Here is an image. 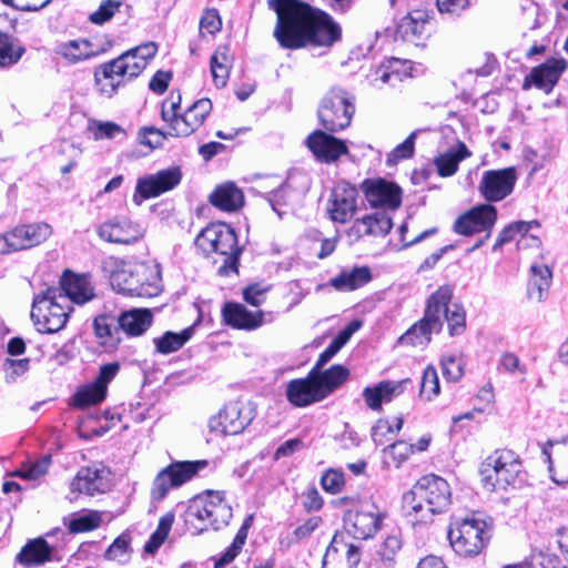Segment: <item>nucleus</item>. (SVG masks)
Instances as JSON below:
<instances>
[{"instance_id":"3","label":"nucleus","mask_w":568,"mask_h":568,"mask_svg":"<svg viewBox=\"0 0 568 568\" xmlns=\"http://www.w3.org/2000/svg\"><path fill=\"white\" fill-rule=\"evenodd\" d=\"M102 270L109 276L112 288L123 295L153 297L162 291L159 264L130 263L108 256L102 261Z\"/></svg>"},{"instance_id":"24","label":"nucleus","mask_w":568,"mask_h":568,"mask_svg":"<svg viewBox=\"0 0 568 568\" xmlns=\"http://www.w3.org/2000/svg\"><path fill=\"white\" fill-rule=\"evenodd\" d=\"M567 68V61L564 58H550L544 63L531 69L523 82V90H529L531 87H536L542 90L546 94H549L561 74Z\"/></svg>"},{"instance_id":"64","label":"nucleus","mask_w":568,"mask_h":568,"mask_svg":"<svg viewBox=\"0 0 568 568\" xmlns=\"http://www.w3.org/2000/svg\"><path fill=\"white\" fill-rule=\"evenodd\" d=\"M322 524L320 516H313L301 523L293 531L294 541L298 542L308 538Z\"/></svg>"},{"instance_id":"11","label":"nucleus","mask_w":568,"mask_h":568,"mask_svg":"<svg viewBox=\"0 0 568 568\" xmlns=\"http://www.w3.org/2000/svg\"><path fill=\"white\" fill-rule=\"evenodd\" d=\"M354 113V97L341 88L329 90L317 110L321 125L331 133L348 128Z\"/></svg>"},{"instance_id":"8","label":"nucleus","mask_w":568,"mask_h":568,"mask_svg":"<svg viewBox=\"0 0 568 568\" xmlns=\"http://www.w3.org/2000/svg\"><path fill=\"white\" fill-rule=\"evenodd\" d=\"M484 486L489 490L520 487L526 481V473L518 454L511 449H497L480 467Z\"/></svg>"},{"instance_id":"10","label":"nucleus","mask_w":568,"mask_h":568,"mask_svg":"<svg viewBox=\"0 0 568 568\" xmlns=\"http://www.w3.org/2000/svg\"><path fill=\"white\" fill-rule=\"evenodd\" d=\"M490 538L487 523L476 516L456 519L448 529L453 550L460 557L479 555Z\"/></svg>"},{"instance_id":"22","label":"nucleus","mask_w":568,"mask_h":568,"mask_svg":"<svg viewBox=\"0 0 568 568\" xmlns=\"http://www.w3.org/2000/svg\"><path fill=\"white\" fill-rule=\"evenodd\" d=\"M345 527L348 534L357 539H368L375 536L381 529L383 514L378 508L372 505L369 508L362 507L357 510L346 513Z\"/></svg>"},{"instance_id":"52","label":"nucleus","mask_w":568,"mask_h":568,"mask_svg":"<svg viewBox=\"0 0 568 568\" xmlns=\"http://www.w3.org/2000/svg\"><path fill=\"white\" fill-rule=\"evenodd\" d=\"M88 130L92 133L94 140L114 139L119 134H124V130L114 122L91 120Z\"/></svg>"},{"instance_id":"58","label":"nucleus","mask_w":568,"mask_h":568,"mask_svg":"<svg viewBox=\"0 0 568 568\" xmlns=\"http://www.w3.org/2000/svg\"><path fill=\"white\" fill-rule=\"evenodd\" d=\"M559 557L548 550H534L529 559V568H560Z\"/></svg>"},{"instance_id":"63","label":"nucleus","mask_w":568,"mask_h":568,"mask_svg":"<svg viewBox=\"0 0 568 568\" xmlns=\"http://www.w3.org/2000/svg\"><path fill=\"white\" fill-rule=\"evenodd\" d=\"M387 452L393 457L396 466L398 467L404 463L412 453H414L413 444H408L404 440H398L387 446Z\"/></svg>"},{"instance_id":"56","label":"nucleus","mask_w":568,"mask_h":568,"mask_svg":"<svg viewBox=\"0 0 568 568\" xmlns=\"http://www.w3.org/2000/svg\"><path fill=\"white\" fill-rule=\"evenodd\" d=\"M271 288L272 285L263 282L252 283L243 290V300L247 304L257 307L264 303L266 294Z\"/></svg>"},{"instance_id":"5","label":"nucleus","mask_w":568,"mask_h":568,"mask_svg":"<svg viewBox=\"0 0 568 568\" xmlns=\"http://www.w3.org/2000/svg\"><path fill=\"white\" fill-rule=\"evenodd\" d=\"M156 51V44L148 42L97 67L94 81L99 92L108 98L113 97L120 87L140 75Z\"/></svg>"},{"instance_id":"55","label":"nucleus","mask_w":568,"mask_h":568,"mask_svg":"<svg viewBox=\"0 0 568 568\" xmlns=\"http://www.w3.org/2000/svg\"><path fill=\"white\" fill-rule=\"evenodd\" d=\"M442 372L448 382H457L464 375V363L462 357L445 355L440 361Z\"/></svg>"},{"instance_id":"14","label":"nucleus","mask_w":568,"mask_h":568,"mask_svg":"<svg viewBox=\"0 0 568 568\" xmlns=\"http://www.w3.org/2000/svg\"><path fill=\"white\" fill-rule=\"evenodd\" d=\"M51 233V226L44 222L16 226L0 234V254L34 247L44 242Z\"/></svg>"},{"instance_id":"28","label":"nucleus","mask_w":568,"mask_h":568,"mask_svg":"<svg viewBox=\"0 0 568 568\" xmlns=\"http://www.w3.org/2000/svg\"><path fill=\"white\" fill-rule=\"evenodd\" d=\"M314 376L315 372L311 369L305 378L292 379L287 383L286 397L292 405L305 407L324 399Z\"/></svg>"},{"instance_id":"30","label":"nucleus","mask_w":568,"mask_h":568,"mask_svg":"<svg viewBox=\"0 0 568 568\" xmlns=\"http://www.w3.org/2000/svg\"><path fill=\"white\" fill-rule=\"evenodd\" d=\"M222 316L226 325L244 331H253L262 326L263 311H248L243 304L226 303L222 308Z\"/></svg>"},{"instance_id":"17","label":"nucleus","mask_w":568,"mask_h":568,"mask_svg":"<svg viewBox=\"0 0 568 568\" xmlns=\"http://www.w3.org/2000/svg\"><path fill=\"white\" fill-rule=\"evenodd\" d=\"M496 221V207L491 204H480L458 216L453 229L455 233L465 236L485 232V239H488Z\"/></svg>"},{"instance_id":"47","label":"nucleus","mask_w":568,"mask_h":568,"mask_svg":"<svg viewBox=\"0 0 568 568\" xmlns=\"http://www.w3.org/2000/svg\"><path fill=\"white\" fill-rule=\"evenodd\" d=\"M131 536L126 532L121 534L105 550L104 557L108 560H115L124 564L130 559L131 555Z\"/></svg>"},{"instance_id":"39","label":"nucleus","mask_w":568,"mask_h":568,"mask_svg":"<svg viewBox=\"0 0 568 568\" xmlns=\"http://www.w3.org/2000/svg\"><path fill=\"white\" fill-rule=\"evenodd\" d=\"M51 549L48 542L38 538L29 541L17 555V561L23 566H39L50 560Z\"/></svg>"},{"instance_id":"15","label":"nucleus","mask_w":568,"mask_h":568,"mask_svg":"<svg viewBox=\"0 0 568 568\" xmlns=\"http://www.w3.org/2000/svg\"><path fill=\"white\" fill-rule=\"evenodd\" d=\"M181 180L182 173L178 166L141 176L136 181L132 200L136 205H141L145 200L158 197L173 190L180 184Z\"/></svg>"},{"instance_id":"57","label":"nucleus","mask_w":568,"mask_h":568,"mask_svg":"<svg viewBox=\"0 0 568 568\" xmlns=\"http://www.w3.org/2000/svg\"><path fill=\"white\" fill-rule=\"evenodd\" d=\"M227 58L224 53H215L211 58V72L213 81L217 88L226 85L229 79Z\"/></svg>"},{"instance_id":"53","label":"nucleus","mask_w":568,"mask_h":568,"mask_svg":"<svg viewBox=\"0 0 568 568\" xmlns=\"http://www.w3.org/2000/svg\"><path fill=\"white\" fill-rule=\"evenodd\" d=\"M101 520V515L98 511H89L71 519L69 530L73 534L90 531L98 528Z\"/></svg>"},{"instance_id":"33","label":"nucleus","mask_w":568,"mask_h":568,"mask_svg":"<svg viewBox=\"0 0 568 568\" xmlns=\"http://www.w3.org/2000/svg\"><path fill=\"white\" fill-rule=\"evenodd\" d=\"M153 314L149 308H132L118 316L121 333L128 336H140L152 325Z\"/></svg>"},{"instance_id":"20","label":"nucleus","mask_w":568,"mask_h":568,"mask_svg":"<svg viewBox=\"0 0 568 568\" xmlns=\"http://www.w3.org/2000/svg\"><path fill=\"white\" fill-rule=\"evenodd\" d=\"M361 561V547L348 536L336 532L323 558V568H356Z\"/></svg>"},{"instance_id":"25","label":"nucleus","mask_w":568,"mask_h":568,"mask_svg":"<svg viewBox=\"0 0 568 568\" xmlns=\"http://www.w3.org/2000/svg\"><path fill=\"white\" fill-rule=\"evenodd\" d=\"M428 12L423 9H414L407 12L397 23L395 40L412 43L416 47L423 45L429 37Z\"/></svg>"},{"instance_id":"23","label":"nucleus","mask_w":568,"mask_h":568,"mask_svg":"<svg viewBox=\"0 0 568 568\" xmlns=\"http://www.w3.org/2000/svg\"><path fill=\"white\" fill-rule=\"evenodd\" d=\"M111 471L104 466L81 467L71 483V490L94 496L111 489Z\"/></svg>"},{"instance_id":"36","label":"nucleus","mask_w":568,"mask_h":568,"mask_svg":"<svg viewBox=\"0 0 568 568\" xmlns=\"http://www.w3.org/2000/svg\"><path fill=\"white\" fill-rule=\"evenodd\" d=\"M552 278L550 268L545 264H534L530 267V278L527 293L530 300L541 302L548 293Z\"/></svg>"},{"instance_id":"31","label":"nucleus","mask_w":568,"mask_h":568,"mask_svg":"<svg viewBox=\"0 0 568 568\" xmlns=\"http://www.w3.org/2000/svg\"><path fill=\"white\" fill-rule=\"evenodd\" d=\"M407 383H409L408 378L398 382L382 381L374 386L365 387L363 398L366 406L372 410L379 412L383 402H390L395 396L402 394Z\"/></svg>"},{"instance_id":"6","label":"nucleus","mask_w":568,"mask_h":568,"mask_svg":"<svg viewBox=\"0 0 568 568\" xmlns=\"http://www.w3.org/2000/svg\"><path fill=\"white\" fill-rule=\"evenodd\" d=\"M233 509L222 490H206L193 497L185 510L184 520L194 534L209 528L219 530L230 524Z\"/></svg>"},{"instance_id":"13","label":"nucleus","mask_w":568,"mask_h":568,"mask_svg":"<svg viewBox=\"0 0 568 568\" xmlns=\"http://www.w3.org/2000/svg\"><path fill=\"white\" fill-rule=\"evenodd\" d=\"M207 460L194 462H175L161 470L152 486V498L156 500L163 499L171 488L179 487L191 480L201 470L206 468Z\"/></svg>"},{"instance_id":"27","label":"nucleus","mask_w":568,"mask_h":568,"mask_svg":"<svg viewBox=\"0 0 568 568\" xmlns=\"http://www.w3.org/2000/svg\"><path fill=\"white\" fill-rule=\"evenodd\" d=\"M59 284L58 288L68 298L69 305H82L95 297L94 286L88 274H77L67 270L61 275Z\"/></svg>"},{"instance_id":"19","label":"nucleus","mask_w":568,"mask_h":568,"mask_svg":"<svg viewBox=\"0 0 568 568\" xmlns=\"http://www.w3.org/2000/svg\"><path fill=\"white\" fill-rule=\"evenodd\" d=\"M98 236L109 243L130 245L143 237L142 227L126 216L116 215L102 222L97 230Z\"/></svg>"},{"instance_id":"4","label":"nucleus","mask_w":568,"mask_h":568,"mask_svg":"<svg viewBox=\"0 0 568 568\" xmlns=\"http://www.w3.org/2000/svg\"><path fill=\"white\" fill-rule=\"evenodd\" d=\"M452 501L449 484L434 474L420 477L403 495V510L413 523H429L433 516L446 511Z\"/></svg>"},{"instance_id":"35","label":"nucleus","mask_w":568,"mask_h":568,"mask_svg":"<svg viewBox=\"0 0 568 568\" xmlns=\"http://www.w3.org/2000/svg\"><path fill=\"white\" fill-rule=\"evenodd\" d=\"M372 280L368 266H355L351 270H343L337 276L329 280V284L339 292L357 290Z\"/></svg>"},{"instance_id":"41","label":"nucleus","mask_w":568,"mask_h":568,"mask_svg":"<svg viewBox=\"0 0 568 568\" xmlns=\"http://www.w3.org/2000/svg\"><path fill=\"white\" fill-rule=\"evenodd\" d=\"M194 327L190 326L180 333L165 332L161 337L154 338L155 349L160 354H170L179 351L192 337Z\"/></svg>"},{"instance_id":"50","label":"nucleus","mask_w":568,"mask_h":568,"mask_svg":"<svg viewBox=\"0 0 568 568\" xmlns=\"http://www.w3.org/2000/svg\"><path fill=\"white\" fill-rule=\"evenodd\" d=\"M50 463V456H43L36 462L23 463L21 467L14 473V475L28 480L39 479L47 474Z\"/></svg>"},{"instance_id":"1","label":"nucleus","mask_w":568,"mask_h":568,"mask_svg":"<svg viewBox=\"0 0 568 568\" xmlns=\"http://www.w3.org/2000/svg\"><path fill=\"white\" fill-rule=\"evenodd\" d=\"M276 12L274 37L283 49L331 48L341 40L339 24L326 12L298 0H268Z\"/></svg>"},{"instance_id":"60","label":"nucleus","mask_w":568,"mask_h":568,"mask_svg":"<svg viewBox=\"0 0 568 568\" xmlns=\"http://www.w3.org/2000/svg\"><path fill=\"white\" fill-rule=\"evenodd\" d=\"M417 136V131L412 132L407 139L398 144L388 155L387 163L395 164L399 160L409 159L414 154V145L415 139Z\"/></svg>"},{"instance_id":"62","label":"nucleus","mask_w":568,"mask_h":568,"mask_svg":"<svg viewBox=\"0 0 568 568\" xmlns=\"http://www.w3.org/2000/svg\"><path fill=\"white\" fill-rule=\"evenodd\" d=\"M397 60L394 62H389L388 65H383L376 71L375 81H381L385 84L395 85L397 82H400L403 79V74L395 68L397 64Z\"/></svg>"},{"instance_id":"38","label":"nucleus","mask_w":568,"mask_h":568,"mask_svg":"<svg viewBox=\"0 0 568 568\" xmlns=\"http://www.w3.org/2000/svg\"><path fill=\"white\" fill-rule=\"evenodd\" d=\"M95 336L104 346L115 347L121 342V328L118 317L112 315H99L93 321Z\"/></svg>"},{"instance_id":"54","label":"nucleus","mask_w":568,"mask_h":568,"mask_svg":"<svg viewBox=\"0 0 568 568\" xmlns=\"http://www.w3.org/2000/svg\"><path fill=\"white\" fill-rule=\"evenodd\" d=\"M520 8L524 13V23L530 30H535L545 23L546 16L540 12L539 6L534 0H521Z\"/></svg>"},{"instance_id":"16","label":"nucleus","mask_w":568,"mask_h":568,"mask_svg":"<svg viewBox=\"0 0 568 568\" xmlns=\"http://www.w3.org/2000/svg\"><path fill=\"white\" fill-rule=\"evenodd\" d=\"M361 191L372 207L395 211L402 204V189L383 178L365 179L361 183Z\"/></svg>"},{"instance_id":"51","label":"nucleus","mask_w":568,"mask_h":568,"mask_svg":"<svg viewBox=\"0 0 568 568\" xmlns=\"http://www.w3.org/2000/svg\"><path fill=\"white\" fill-rule=\"evenodd\" d=\"M440 392L439 378L434 366L429 365L425 368L420 382V396L427 400H432Z\"/></svg>"},{"instance_id":"45","label":"nucleus","mask_w":568,"mask_h":568,"mask_svg":"<svg viewBox=\"0 0 568 568\" xmlns=\"http://www.w3.org/2000/svg\"><path fill=\"white\" fill-rule=\"evenodd\" d=\"M106 396V387L99 386L94 382L80 388L74 397L73 404L77 407L85 408L101 403Z\"/></svg>"},{"instance_id":"32","label":"nucleus","mask_w":568,"mask_h":568,"mask_svg":"<svg viewBox=\"0 0 568 568\" xmlns=\"http://www.w3.org/2000/svg\"><path fill=\"white\" fill-rule=\"evenodd\" d=\"M393 226L392 217L384 212H376L357 219L351 227V235L362 237L364 235L385 236Z\"/></svg>"},{"instance_id":"61","label":"nucleus","mask_w":568,"mask_h":568,"mask_svg":"<svg viewBox=\"0 0 568 568\" xmlns=\"http://www.w3.org/2000/svg\"><path fill=\"white\" fill-rule=\"evenodd\" d=\"M395 435L393 424L387 419H378L372 428V439L376 445H385Z\"/></svg>"},{"instance_id":"21","label":"nucleus","mask_w":568,"mask_h":568,"mask_svg":"<svg viewBox=\"0 0 568 568\" xmlns=\"http://www.w3.org/2000/svg\"><path fill=\"white\" fill-rule=\"evenodd\" d=\"M329 133L326 130H315L305 140V144L314 158L325 164L334 163L342 155L348 153L346 142Z\"/></svg>"},{"instance_id":"34","label":"nucleus","mask_w":568,"mask_h":568,"mask_svg":"<svg viewBox=\"0 0 568 568\" xmlns=\"http://www.w3.org/2000/svg\"><path fill=\"white\" fill-rule=\"evenodd\" d=\"M209 200L213 206L224 212H235L244 204L243 192L233 182L216 186Z\"/></svg>"},{"instance_id":"42","label":"nucleus","mask_w":568,"mask_h":568,"mask_svg":"<svg viewBox=\"0 0 568 568\" xmlns=\"http://www.w3.org/2000/svg\"><path fill=\"white\" fill-rule=\"evenodd\" d=\"M400 548L402 539L397 535L387 536L377 551L378 559L369 568H393Z\"/></svg>"},{"instance_id":"26","label":"nucleus","mask_w":568,"mask_h":568,"mask_svg":"<svg viewBox=\"0 0 568 568\" xmlns=\"http://www.w3.org/2000/svg\"><path fill=\"white\" fill-rule=\"evenodd\" d=\"M358 191L348 183L342 182L332 191L327 207L331 220L345 224L356 213Z\"/></svg>"},{"instance_id":"7","label":"nucleus","mask_w":568,"mask_h":568,"mask_svg":"<svg viewBox=\"0 0 568 568\" xmlns=\"http://www.w3.org/2000/svg\"><path fill=\"white\" fill-rule=\"evenodd\" d=\"M195 245L205 254L212 253L224 256L217 274L229 276L237 273L242 247L237 243L235 231L226 223H212L201 231L195 239Z\"/></svg>"},{"instance_id":"46","label":"nucleus","mask_w":568,"mask_h":568,"mask_svg":"<svg viewBox=\"0 0 568 568\" xmlns=\"http://www.w3.org/2000/svg\"><path fill=\"white\" fill-rule=\"evenodd\" d=\"M532 225L537 226L538 223L536 221H517L508 224L498 234V237L493 246V251H498L503 247L504 244L511 242L516 234L526 235L531 230Z\"/></svg>"},{"instance_id":"44","label":"nucleus","mask_w":568,"mask_h":568,"mask_svg":"<svg viewBox=\"0 0 568 568\" xmlns=\"http://www.w3.org/2000/svg\"><path fill=\"white\" fill-rule=\"evenodd\" d=\"M58 53L72 63L90 59L95 54L91 50V43L85 39L62 43L58 49Z\"/></svg>"},{"instance_id":"9","label":"nucleus","mask_w":568,"mask_h":568,"mask_svg":"<svg viewBox=\"0 0 568 568\" xmlns=\"http://www.w3.org/2000/svg\"><path fill=\"white\" fill-rule=\"evenodd\" d=\"M71 312L72 306L61 291L48 287L34 295L31 320L38 332L53 334L67 325Z\"/></svg>"},{"instance_id":"49","label":"nucleus","mask_w":568,"mask_h":568,"mask_svg":"<svg viewBox=\"0 0 568 568\" xmlns=\"http://www.w3.org/2000/svg\"><path fill=\"white\" fill-rule=\"evenodd\" d=\"M123 4L124 0H102L99 8L90 13L89 21L93 24L102 26L110 21Z\"/></svg>"},{"instance_id":"29","label":"nucleus","mask_w":568,"mask_h":568,"mask_svg":"<svg viewBox=\"0 0 568 568\" xmlns=\"http://www.w3.org/2000/svg\"><path fill=\"white\" fill-rule=\"evenodd\" d=\"M212 102L210 99H200L191 104L180 115V120L175 121V136H190L206 120L212 111Z\"/></svg>"},{"instance_id":"2","label":"nucleus","mask_w":568,"mask_h":568,"mask_svg":"<svg viewBox=\"0 0 568 568\" xmlns=\"http://www.w3.org/2000/svg\"><path fill=\"white\" fill-rule=\"evenodd\" d=\"M453 288L438 287L427 300L424 316L402 336V341L413 345L428 344L433 333H439L445 317L450 336L462 335L466 329V312L460 304H450Z\"/></svg>"},{"instance_id":"59","label":"nucleus","mask_w":568,"mask_h":568,"mask_svg":"<svg viewBox=\"0 0 568 568\" xmlns=\"http://www.w3.org/2000/svg\"><path fill=\"white\" fill-rule=\"evenodd\" d=\"M321 485L326 493L332 495L342 491L345 485L344 473L338 469H328L321 477Z\"/></svg>"},{"instance_id":"37","label":"nucleus","mask_w":568,"mask_h":568,"mask_svg":"<svg viewBox=\"0 0 568 568\" xmlns=\"http://www.w3.org/2000/svg\"><path fill=\"white\" fill-rule=\"evenodd\" d=\"M349 371L343 365H333L326 371L317 369L315 381L325 399L348 378Z\"/></svg>"},{"instance_id":"43","label":"nucleus","mask_w":568,"mask_h":568,"mask_svg":"<svg viewBox=\"0 0 568 568\" xmlns=\"http://www.w3.org/2000/svg\"><path fill=\"white\" fill-rule=\"evenodd\" d=\"M24 48L11 36L0 31V68L16 64L23 55Z\"/></svg>"},{"instance_id":"18","label":"nucleus","mask_w":568,"mask_h":568,"mask_svg":"<svg viewBox=\"0 0 568 568\" xmlns=\"http://www.w3.org/2000/svg\"><path fill=\"white\" fill-rule=\"evenodd\" d=\"M517 182V173L514 166L488 170L483 173L479 182V191L488 202H499L514 191Z\"/></svg>"},{"instance_id":"48","label":"nucleus","mask_w":568,"mask_h":568,"mask_svg":"<svg viewBox=\"0 0 568 568\" xmlns=\"http://www.w3.org/2000/svg\"><path fill=\"white\" fill-rule=\"evenodd\" d=\"M247 531L248 530L245 529V527H241L237 530L231 546L216 558L214 568H224L237 557L246 541Z\"/></svg>"},{"instance_id":"12","label":"nucleus","mask_w":568,"mask_h":568,"mask_svg":"<svg viewBox=\"0 0 568 568\" xmlns=\"http://www.w3.org/2000/svg\"><path fill=\"white\" fill-rule=\"evenodd\" d=\"M255 416L256 409L251 402H231L209 420V428L211 433L220 436L239 435L253 422Z\"/></svg>"},{"instance_id":"40","label":"nucleus","mask_w":568,"mask_h":568,"mask_svg":"<svg viewBox=\"0 0 568 568\" xmlns=\"http://www.w3.org/2000/svg\"><path fill=\"white\" fill-rule=\"evenodd\" d=\"M471 155L467 146L459 142L455 150L438 155L435 159V164L440 176H452L457 170L459 163Z\"/></svg>"}]
</instances>
